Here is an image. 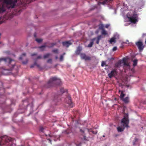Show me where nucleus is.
I'll list each match as a JSON object with an SVG mask.
<instances>
[{"label": "nucleus", "mask_w": 146, "mask_h": 146, "mask_svg": "<svg viewBox=\"0 0 146 146\" xmlns=\"http://www.w3.org/2000/svg\"><path fill=\"white\" fill-rule=\"evenodd\" d=\"M2 62H8L9 66L11 68L9 69H6L3 67L0 68V72L3 75H7L9 73V71L12 70L15 64V62L13 60L8 57L0 58V63Z\"/></svg>", "instance_id": "nucleus-1"}, {"label": "nucleus", "mask_w": 146, "mask_h": 146, "mask_svg": "<svg viewBox=\"0 0 146 146\" xmlns=\"http://www.w3.org/2000/svg\"><path fill=\"white\" fill-rule=\"evenodd\" d=\"M12 139L6 135L0 137V146H15L13 143Z\"/></svg>", "instance_id": "nucleus-2"}, {"label": "nucleus", "mask_w": 146, "mask_h": 146, "mask_svg": "<svg viewBox=\"0 0 146 146\" xmlns=\"http://www.w3.org/2000/svg\"><path fill=\"white\" fill-rule=\"evenodd\" d=\"M129 122L128 115L127 113H125L124 115L123 118L121 120V126L117 128L118 131V132H122L123 131L125 127H129L128 126Z\"/></svg>", "instance_id": "nucleus-3"}, {"label": "nucleus", "mask_w": 146, "mask_h": 146, "mask_svg": "<svg viewBox=\"0 0 146 146\" xmlns=\"http://www.w3.org/2000/svg\"><path fill=\"white\" fill-rule=\"evenodd\" d=\"M127 17L131 23L135 24L138 21V16L137 14L132 11L129 12L127 14Z\"/></svg>", "instance_id": "nucleus-4"}, {"label": "nucleus", "mask_w": 146, "mask_h": 146, "mask_svg": "<svg viewBox=\"0 0 146 146\" xmlns=\"http://www.w3.org/2000/svg\"><path fill=\"white\" fill-rule=\"evenodd\" d=\"M61 81L60 79L56 77L51 78L46 87L47 88H49L50 87L55 86V84L56 83V85H59L60 84Z\"/></svg>", "instance_id": "nucleus-5"}, {"label": "nucleus", "mask_w": 146, "mask_h": 146, "mask_svg": "<svg viewBox=\"0 0 146 146\" xmlns=\"http://www.w3.org/2000/svg\"><path fill=\"white\" fill-rule=\"evenodd\" d=\"M80 133L81 135L82 136V137L81 138L84 139V140H87L86 137L85 136V131L86 130H87L88 132H92L93 134H96L97 133V131L96 130L93 131L92 130H89L88 129H86L85 128H79Z\"/></svg>", "instance_id": "nucleus-6"}, {"label": "nucleus", "mask_w": 146, "mask_h": 146, "mask_svg": "<svg viewBox=\"0 0 146 146\" xmlns=\"http://www.w3.org/2000/svg\"><path fill=\"white\" fill-rule=\"evenodd\" d=\"M65 102L67 104H68V106L70 108H72L73 107V103L72 102L70 96H67L65 99Z\"/></svg>", "instance_id": "nucleus-7"}, {"label": "nucleus", "mask_w": 146, "mask_h": 146, "mask_svg": "<svg viewBox=\"0 0 146 146\" xmlns=\"http://www.w3.org/2000/svg\"><path fill=\"white\" fill-rule=\"evenodd\" d=\"M118 72L117 69L115 68L112 70L108 74L109 78H111L113 77H115L117 75Z\"/></svg>", "instance_id": "nucleus-8"}, {"label": "nucleus", "mask_w": 146, "mask_h": 146, "mask_svg": "<svg viewBox=\"0 0 146 146\" xmlns=\"http://www.w3.org/2000/svg\"><path fill=\"white\" fill-rule=\"evenodd\" d=\"M135 44L140 51H141L143 50L144 46L143 45V42L141 40H139L137 42H136Z\"/></svg>", "instance_id": "nucleus-9"}, {"label": "nucleus", "mask_w": 146, "mask_h": 146, "mask_svg": "<svg viewBox=\"0 0 146 146\" xmlns=\"http://www.w3.org/2000/svg\"><path fill=\"white\" fill-rule=\"evenodd\" d=\"M80 56L82 59H84L85 60H91V58L89 56L86 55L84 53H81Z\"/></svg>", "instance_id": "nucleus-10"}, {"label": "nucleus", "mask_w": 146, "mask_h": 146, "mask_svg": "<svg viewBox=\"0 0 146 146\" xmlns=\"http://www.w3.org/2000/svg\"><path fill=\"white\" fill-rule=\"evenodd\" d=\"M127 9V7L125 4H123L122 6V7L121 8L120 10L121 11V13L123 15H124L125 14V11H126Z\"/></svg>", "instance_id": "nucleus-11"}, {"label": "nucleus", "mask_w": 146, "mask_h": 146, "mask_svg": "<svg viewBox=\"0 0 146 146\" xmlns=\"http://www.w3.org/2000/svg\"><path fill=\"white\" fill-rule=\"evenodd\" d=\"M144 2L143 0H140V2L138 4V9H141L144 4Z\"/></svg>", "instance_id": "nucleus-12"}, {"label": "nucleus", "mask_w": 146, "mask_h": 146, "mask_svg": "<svg viewBox=\"0 0 146 146\" xmlns=\"http://www.w3.org/2000/svg\"><path fill=\"white\" fill-rule=\"evenodd\" d=\"M116 36H117L118 35H114L113 37L111 38L109 41V42L110 43H112L113 42L114 43L115 42V39H117V37H115Z\"/></svg>", "instance_id": "nucleus-13"}, {"label": "nucleus", "mask_w": 146, "mask_h": 146, "mask_svg": "<svg viewBox=\"0 0 146 146\" xmlns=\"http://www.w3.org/2000/svg\"><path fill=\"white\" fill-rule=\"evenodd\" d=\"M123 62L124 66H129V64L126 62L127 59L125 58H123L122 59Z\"/></svg>", "instance_id": "nucleus-14"}, {"label": "nucleus", "mask_w": 146, "mask_h": 146, "mask_svg": "<svg viewBox=\"0 0 146 146\" xmlns=\"http://www.w3.org/2000/svg\"><path fill=\"white\" fill-rule=\"evenodd\" d=\"M62 43L64 46L67 47H68L70 45L72 44L70 41L64 42H62Z\"/></svg>", "instance_id": "nucleus-15"}, {"label": "nucleus", "mask_w": 146, "mask_h": 146, "mask_svg": "<svg viewBox=\"0 0 146 146\" xmlns=\"http://www.w3.org/2000/svg\"><path fill=\"white\" fill-rule=\"evenodd\" d=\"M6 9L4 4L0 7V13H2L5 11Z\"/></svg>", "instance_id": "nucleus-16"}, {"label": "nucleus", "mask_w": 146, "mask_h": 146, "mask_svg": "<svg viewBox=\"0 0 146 146\" xmlns=\"http://www.w3.org/2000/svg\"><path fill=\"white\" fill-rule=\"evenodd\" d=\"M139 140L138 139L135 138L133 142V145H134L139 146Z\"/></svg>", "instance_id": "nucleus-17"}, {"label": "nucleus", "mask_w": 146, "mask_h": 146, "mask_svg": "<svg viewBox=\"0 0 146 146\" xmlns=\"http://www.w3.org/2000/svg\"><path fill=\"white\" fill-rule=\"evenodd\" d=\"M82 50V48L80 46H79L77 49L76 51V53L78 55L80 53V51Z\"/></svg>", "instance_id": "nucleus-18"}, {"label": "nucleus", "mask_w": 146, "mask_h": 146, "mask_svg": "<svg viewBox=\"0 0 146 146\" xmlns=\"http://www.w3.org/2000/svg\"><path fill=\"white\" fill-rule=\"evenodd\" d=\"M121 61L119 60L117 63H115V67L117 68H119L121 66Z\"/></svg>", "instance_id": "nucleus-19"}, {"label": "nucleus", "mask_w": 146, "mask_h": 146, "mask_svg": "<svg viewBox=\"0 0 146 146\" xmlns=\"http://www.w3.org/2000/svg\"><path fill=\"white\" fill-rule=\"evenodd\" d=\"M129 98L128 97H125V98H123V99H122L121 100L123 101V102L124 103H128L129 102Z\"/></svg>", "instance_id": "nucleus-20"}, {"label": "nucleus", "mask_w": 146, "mask_h": 146, "mask_svg": "<svg viewBox=\"0 0 146 146\" xmlns=\"http://www.w3.org/2000/svg\"><path fill=\"white\" fill-rule=\"evenodd\" d=\"M96 39V38H94L92 39V41L90 42V43L88 44V47H91L94 44V41Z\"/></svg>", "instance_id": "nucleus-21"}, {"label": "nucleus", "mask_w": 146, "mask_h": 146, "mask_svg": "<svg viewBox=\"0 0 146 146\" xmlns=\"http://www.w3.org/2000/svg\"><path fill=\"white\" fill-rule=\"evenodd\" d=\"M59 98V97L57 95H55L54 97V101L55 102H58V101Z\"/></svg>", "instance_id": "nucleus-22"}, {"label": "nucleus", "mask_w": 146, "mask_h": 146, "mask_svg": "<svg viewBox=\"0 0 146 146\" xmlns=\"http://www.w3.org/2000/svg\"><path fill=\"white\" fill-rule=\"evenodd\" d=\"M102 38L101 35H99L98 36L97 38H96V39L97 38V40L96 41V43L97 44H98L99 43V41Z\"/></svg>", "instance_id": "nucleus-23"}, {"label": "nucleus", "mask_w": 146, "mask_h": 146, "mask_svg": "<svg viewBox=\"0 0 146 146\" xmlns=\"http://www.w3.org/2000/svg\"><path fill=\"white\" fill-rule=\"evenodd\" d=\"M67 92L66 90H64V88H61L60 89V93L59 94V95H60L63 93Z\"/></svg>", "instance_id": "nucleus-24"}, {"label": "nucleus", "mask_w": 146, "mask_h": 146, "mask_svg": "<svg viewBox=\"0 0 146 146\" xmlns=\"http://www.w3.org/2000/svg\"><path fill=\"white\" fill-rule=\"evenodd\" d=\"M138 60L137 59H135L133 60V66H136L137 64Z\"/></svg>", "instance_id": "nucleus-25"}, {"label": "nucleus", "mask_w": 146, "mask_h": 146, "mask_svg": "<svg viewBox=\"0 0 146 146\" xmlns=\"http://www.w3.org/2000/svg\"><path fill=\"white\" fill-rule=\"evenodd\" d=\"M119 92H120V91H119ZM121 94L120 96V98H121V100L122 99H123V97L125 96V94H123V92L122 91H121Z\"/></svg>", "instance_id": "nucleus-26"}, {"label": "nucleus", "mask_w": 146, "mask_h": 146, "mask_svg": "<svg viewBox=\"0 0 146 146\" xmlns=\"http://www.w3.org/2000/svg\"><path fill=\"white\" fill-rule=\"evenodd\" d=\"M45 45H43L39 47V48L41 50L43 51L44 50V48L46 47Z\"/></svg>", "instance_id": "nucleus-27"}, {"label": "nucleus", "mask_w": 146, "mask_h": 146, "mask_svg": "<svg viewBox=\"0 0 146 146\" xmlns=\"http://www.w3.org/2000/svg\"><path fill=\"white\" fill-rule=\"evenodd\" d=\"M37 66V67H39V65L38 64H37V63L36 62H34V64L32 65H31L30 66L31 68H33L35 66Z\"/></svg>", "instance_id": "nucleus-28"}, {"label": "nucleus", "mask_w": 146, "mask_h": 146, "mask_svg": "<svg viewBox=\"0 0 146 146\" xmlns=\"http://www.w3.org/2000/svg\"><path fill=\"white\" fill-rule=\"evenodd\" d=\"M51 55V54L50 53H47L45 55L43 56V58H48L49 57V56Z\"/></svg>", "instance_id": "nucleus-29"}, {"label": "nucleus", "mask_w": 146, "mask_h": 146, "mask_svg": "<svg viewBox=\"0 0 146 146\" xmlns=\"http://www.w3.org/2000/svg\"><path fill=\"white\" fill-rule=\"evenodd\" d=\"M102 34L103 35H106L107 33L106 31L104 29L102 30Z\"/></svg>", "instance_id": "nucleus-30"}, {"label": "nucleus", "mask_w": 146, "mask_h": 146, "mask_svg": "<svg viewBox=\"0 0 146 146\" xmlns=\"http://www.w3.org/2000/svg\"><path fill=\"white\" fill-rule=\"evenodd\" d=\"M142 38H146L145 40V43L146 44V33H144L143 34L142 36Z\"/></svg>", "instance_id": "nucleus-31"}, {"label": "nucleus", "mask_w": 146, "mask_h": 146, "mask_svg": "<svg viewBox=\"0 0 146 146\" xmlns=\"http://www.w3.org/2000/svg\"><path fill=\"white\" fill-rule=\"evenodd\" d=\"M56 44L55 43H52L50 44V46H48V48H51L53 47L54 45H55Z\"/></svg>", "instance_id": "nucleus-32"}, {"label": "nucleus", "mask_w": 146, "mask_h": 146, "mask_svg": "<svg viewBox=\"0 0 146 146\" xmlns=\"http://www.w3.org/2000/svg\"><path fill=\"white\" fill-rule=\"evenodd\" d=\"M36 41L38 43H40L42 41V40L40 39L36 38Z\"/></svg>", "instance_id": "nucleus-33"}, {"label": "nucleus", "mask_w": 146, "mask_h": 146, "mask_svg": "<svg viewBox=\"0 0 146 146\" xmlns=\"http://www.w3.org/2000/svg\"><path fill=\"white\" fill-rule=\"evenodd\" d=\"M26 55V54L25 53H24L22 54L21 56L19 57V59L20 60L22 59L23 58V56H25Z\"/></svg>", "instance_id": "nucleus-34"}, {"label": "nucleus", "mask_w": 146, "mask_h": 146, "mask_svg": "<svg viewBox=\"0 0 146 146\" xmlns=\"http://www.w3.org/2000/svg\"><path fill=\"white\" fill-rule=\"evenodd\" d=\"M52 52L55 53H58V50L57 49L53 50H52Z\"/></svg>", "instance_id": "nucleus-35"}, {"label": "nucleus", "mask_w": 146, "mask_h": 146, "mask_svg": "<svg viewBox=\"0 0 146 146\" xmlns=\"http://www.w3.org/2000/svg\"><path fill=\"white\" fill-rule=\"evenodd\" d=\"M44 128H43L42 127H41L40 128V131L41 132H44Z\"/></svg>", "instance_id": "nucleus-36"}, {"label": "nucleus", "mask_w": 146, "mask_h": 146, "mask_svg": "<svg viewBox=\"0 0 146 146\" xmlns=\"http://www.w3.org/2000/svg\"><path fill=\"white\" fill-rule=\"evenodd\" d=\"M63 55H61L60 56V61H62L63 60Z\"/></svg>", "instance_id": "nucleus-37"}, {"label": "nucleus", "mask_w": 146, "mask_h": 146, "mask_svg": "<svg viewBox=\"0 0 146 146\" xmlns=\"http://www.w3.org/2000/svg\"><path fill=\"white\" fill-rule=\"evenodd\" d=\"M106 63L104 61H102V62L101 66L102 67L104 66L105 65Z\"/></svg>", "instance_id": "nucleus-38"}, {"label": "nucleus", "mask_w": 146, "mask_h": 146, "mask_svg": "<svg viewBox=\"0 0 146 146\" xmlns=\"http://www.w3.org/2000/svg\"><path fill=\"white\" fill-rule=\"evenodd\" d=\"M47 62L50 63L51 64L52 63V60L51 59H49L47 61Z\"/></svg>", "instance_id": "nucleus-39"}, {"label": "nucleus", "mask_w": 146, "mask_h": 146, "mask_svg": "<svg viewBox=\"0 0 146 146\" xmlns=\"http://www.w3.org/2000/svg\"><path fill=\"white\" fill-rule=\"evenodd\" d=\"M99 29H100L102 30H103V29H104L103 28V25H101V26H100L99 27Z\"/></svg>", "instance_id": "nucleus-40"}, {"label": "nucleus", "mask_w": 146, "mask_h": 146, "mask_svg": "<svg viewBox=\"0 0 146 146\" xmlns=\"http://www.w3.org/2000/svg\"><path fill=\"white\" fill-rule=\"evenodd\" d=\"M117 50V47L116 46L113 47L112 49V50L113 51H115Z\"/></svg>", "instance_id": "nucleus-41"}, {"label": "nucleus", "mask_w": 146, "mask_h": 146, "mask_svg": "<svg viewBox=\"0 0 146 146\" xmlns=\"http://www.w3.org/2000/svg\"><path fill=\"white\" fill-rule=\"evenodd\" d=\"M110 25L109 24H106L105 25V27L106 28H108L109 27Z\"/></svg>", "instance_id": "nucleus-42"}, {"label": "nucleus", "mask_w": 146, "mask_h": 146, "mask_svg": "<svg viewBox=\"0 0 146 146\" xmlns=\"http://www.w3.org/2000/svg\"><path fill=\"white\" fill-rule=\"evenodd\" d=\"M41 56L40 55L38 56L36 58V60L39 59H41Z\"/></svg>", "instance_id": "nucleus-43"}, {"label": "nucleus", "mask_w": 146, "mask_h": 146, "mask_svg": "<svg viewBox=\"0 0 146 146\" xmlns=\"http://www.w3.org/2000/svg\"><path fill=\"white\" fill-rule=\"evenodd\" d=\"M27 62H28L27 60L25 62H23V64H26Z\"/></svg>", "instance_id": "nucleus-44"}, {"label": "nucleus", "mask_w": 146, "mask_h": 146, "mask_svg": "<svg viewBox=\"0 0 146 146\" xmlns=\"http://www.w3.org/2000/svg\"><path fill=\"white\" fill-rule=\"evenodd\" d=\"M37 55V53H35L33 54H31V56H35Z\"/></svg>", "instance_id": "nucleus-45"}, {"label": "nucleus", "mask_w": 146, "mask_h": 146, "mask_svg": "<svg viewBox=\"0 0 146 146\" xmlns=\"http://www.w3.org/2000/svg\"><path fill=\"white\" fill-rule=\"evenodd\" d=\"M114 35H118V36H115V37H117V39L118 38V37H119V35L118 34L116 33V34H115Z\"/></svg>", "instance_id": "nucleus-46"}, {"label": "nucleus", "mask_w": 146, "mask_h": 146, "mask_svg": "<svg viewBox=\"0 0 146 146\" xmlns=\"http://www.w3.org/2000/svg\"><path fill=\"white\" fill-rule=\"evenodd\" d=\"M48 141H49V142L50 143H51V139H48Z\"/></svg>", "instance_id": "nucleus-47"}, {"label": "nucleus", "mask_w": 146, "mask_h": 146, "mask_svg": "<svg viewBox=\"0 0 146 146\" xmlns=\"http://www.w3.org/2000/svg\"><path fill=\"white\" fill-rule=\"evenodd\" d=\"M14 100H13V101L12 100L11 101V104H14Z\"/></svg>", "instance_id": "nucleus-48"}, {"label": "nucleus", "mask_w": 146, "mask_h": 146, "mask_svg": "<svg viewBox=\"0 0 146 146\" xmlns=\"http://www.w3.org/2000/svg\"><path fill=\"white\" fill-rule=\"evenodd\" d=\"M63 133H65L66 134H68V133L67 131H64Z\"/></svg>", "instance_id": "nucleus-49"}, {"label": "nucleus", "mask_w": 146, "mask_h": 146, "mask_svg": "<svg viewBox=\"0 0 146 146\" xmlns=\"http://www.w3.org/2000/svg\"><path fill=\"white\" fill-rule=\"evenodd\" d=\"M120 5V4H118L117 5V8H118L119 6Z\"/></svg>", "instance_id": "nucleus-50"}, {"label": "nucleus", "mask_w": 146, "mask_h": 146, "mask_svg": "<svg viewBox=\"0 0 146 146\" xmlns=\"http://www.w3.org/2000/svg\"><path fill=\"white\" fill-rule=\"evenodd\" d=\"M98 31H96V34H98Z\"/></svg>", "instance_id": "nucleus-51"}, {"label": "nucleus", "mask_w": 146, "mask_h": 146, "mask_svg": "<svg viewBox=\"0 0 146 146\" xmlns=\"http://www.w3.org/2000/svg\"><path fill=\"white\" fill-rule=\"evenodd\" d=\"M58 58V56H56L55 57V59H57Z\"/></svg>", "instance_id": "nucleus-52"}, {"label": "nucleus", "mask_w": 146, "mask_h": 146, "mask_svg": "<svg viewBox=\"0 0 146 146\" xmlns=\"http://www.w3.org/2000/svg\"><path fill=\"white\" fill-rule=\"evenodd\" d=\"M54 141H56V140L55 139H54Z\"/></svg>", "instance_id": "nucleus-53"}, {"label": "nucleus", "mask_w": 146, "mask_h": 146, "mask_svg": "<svg viewBox=\"0 0 146 146\" xmlns=\"http://www.w3.org/2000/svg\"><path fill=\"white\" fill-rule=\"evenodd\" d=\"M49 136H50V137H51V136L50 135H49Z\"/></svg>", "instance_id": "nucleus-54"}, {"label": "nucleus", "mask_w": 146, "mask_h": 146, "mask_svg": "<svg viewBox=\"0 0 146 146\" xmlns=\"http://www.w3.org/2000/svg\"><path fill=\"white\" fill-rule=\"evenodd\" d=\"M111 59H114L113 58H112Z\"/></svg>", "instance_id": "nucleus-55"}, {"label": "nucleus", "mask_w": 146, "mask_h": 146, "mask_svg": "<svg viewBox=\"0 0 146 146\" xmlns=\"http://www.w3.org/2000/svg\"><path fill=\"white\" fill-rule=\"evenodd\" d=\"M45 137H46L47 135H46V134H45Z\"/></svg>", "instance_id": "nucleus-56"}, {"label": "nucleus", "mask_w": 146, "mask_h": 146, "mask_svg": "<svg viewBox=\"0 0 146 146\" xmlns=\"http://www.w3.org/2000/svg\"><path fill=\"white\" fill-rule=\"evenodd\" d=\"M65 54V53H64L63 54V55H64Z\"/></svg>", "instance_id": "nucleus-57"}, {"label": "nucleus", "mask_w": 146, "mask_h": 146, "mask_svg": "<svg viewBox=\"0 0 146 146\" xmlns=\"http://www.w3.org/2000/svg\"><path fill=\"white\" fill-rule=\"evenodd\" d=\"M25 100H24V101H23V102H25Z\"/></svg>", "instance_id": "nucleus-58"}, {"label": "nucleus", "mask_w": 146, "mask_h": 146, "mask_svg": "<svg viewBox=\"0 0 146 146\" xmlns=\"http://www.w3.org/2000/svg\"><path fill=\"white\" fill-rule=\"evenodd\" d=\"M29 105V104H27V106H28Z\"/></svg>", "instance_id": "nucleus-59"}, {"label": "nucleus", "mask_w": 146, "mask_h": 146, "mask_svg": "<svg viewBox=\"0 0 146 146\" xmlns=\"http://www.w3.org/2000/svg\"><path fill=\"white\" fill-rule=\"evenodd\" d=\"M103 137H105V136L104 135H103Z\"/></svg>", "instance_id": "nucleus-60"}, {"label": "nucleus", "mask_w": 146, "mask_h": 146, "mask_svg": "<svg viewBox=\"0 0 146 146\" xmlns=\"http://www.w3.org/2000/svg\"><path fill=\"white\" fill-rule=\"evenodd\" d=\"M115 14H116V11H115Z\"/></svg>", "instance_id": "nucleus-61"}, {"label": "nucleus", "mask_w": 146, "mask_h": 146, "mask_svg": "<svg viewBox=\"0 0 146 146\" xmlns=\"http://www.w3.org/2000/svg\"><path fill=\"white\" fill-rule=\"evenodd\" d=\"M34 36H35V35H34Z\"/></svg>", "instance_id": "nucleus-62"}, {"label": "nucleus", "mask_w": 146, "mask_h": 146, "mask_svg": "<svg viewBox=\"0 0 146 146\" xmlns=\"http://www.w3.org/2000/svg\"><path fill=\"white\" fill-rule=\"evenodd\" d=\"M1 35V34L0 33V35Z\"/></svg>", "instance_id": "nucleus-63"}]
</instances>
